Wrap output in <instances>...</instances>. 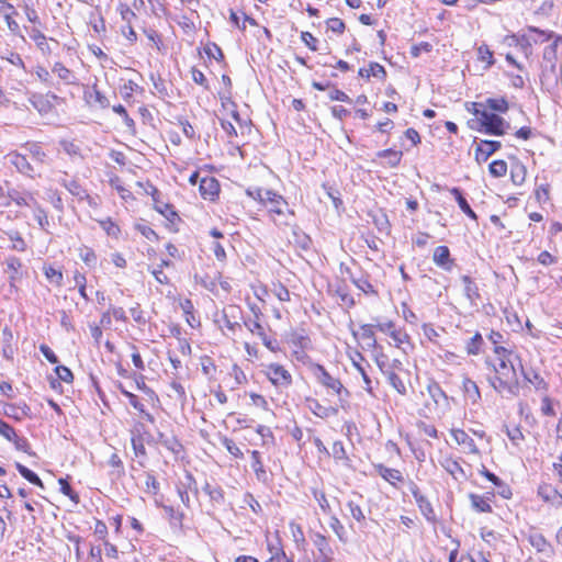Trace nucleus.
Segmentation results:
<instances>
[{
  "instance_id": "obj_48",
  "label": "nucleus",
  "mask_w": 562,
  "mask_h": 562,
  "mask_svg": "<svg viewBox=\"0 0 562 562\" xmlns=\"http://www.w3.org/2000/svg\"><path fill=\"white\" fill-rule=\"evenodd\" d=\"M329 526L333 529V531L336 533L338 539L345 543L347 541L346 530H345L344 525L341 524V521L339 520V518L337 516L330 517Z\"/></svg>"
},
{
  "instance_id": "obj_57",
  "label": "nucleus",
  "mask_w": 562,
  "mask_h": 562,
  "mask_svg": "<svg viewBox=\"0 0 562 562\" xmlns=\"http://www.w3.org/2000/svg\"><path fill=\"white\" fill-rule=\"evenodd\" d=\"M22 8H23V11H24L25 16H26L29 22H31L33 24H40L41 23L40 16L37 14V11L34 9V7L32 4H30V3H27L25 1L23 3Z\"/></svg>"
},
{
  "instance_id": "obj_34",
  "label": "nucleus",
  "mask_w": 562,
  "mask_h": 562,
  "mask_svg": "<svg viewBox=\"0 0 562 562\" xmlns=\"http://www.w3.org/2000/svg\"><path fill=\"white\" fill-rule=\"evenodd\" d=\"M486 110H492L498 113H506L509 109L508 101L504 98H488L485 100Z\"/></svg>"
},
{
  "instance_id": "obj_24",
  "label": "nucleus",
  "mask_w": 562,
  "mask_h": 562,
  "mask_svg": "<svg viewBox=\"0 0 562 562\" xmlns=\"http://www.w3.org/2000/svg\"><path fill=\"white\" fill-rule=\"evenodd\" d=\"M441 464L445 468V470L452 475L454 480L459 481L467 479L464 470L457 460L447 458L442 461Z\"/></svg>"
},
{
  "instance_id": "obj_60",
  "label": "nucleus",
  "mask_w": 562,
  "mask_h": 562,
  "mask_svg": "<svg viewBox=\"0 0 562 562\" xmlns=\"http://www.w3.org/2000/svg\"><path fill=\"white\" fill-rule=\"evenodd\" d=\"M55 373H56L58 380L66 382V383L72 382L74 375L69 368H67L65 366H57L55 368Z\"/></svg>"
},
{
  "instance_id": "obj_55",
  "label": "nucleus",
  "mask_w": 562,
  "mask_h": 562,
  "mask_svg": "<svg viewBox=\"0 0 562 562\" xmlns=\"http://www.w3.org/2000/svg\"><path fill=\"white\" fill-rule=\"evenodd\" d=\"M353 284L366 294H375L373 285L366 278L356 279L351 277Z\"/></svg>"
},
{
  "instance_id": "obj_4",
  "label": "nucleus",
  "mask_w": 562,
  "mask_h": 562,
  "mask_svg": "<svg viewBox=\"0 0 562 562\" xmlns=\"http://www.w3.org/2000/svg\"><path fill=\"white\" fill-rule=\"evenodd\" d=\"M527 30L530 34L515 36L517 44L521 46L526 54L530 52L532 44L544 43L554 36L553 32L542 31L535 26H528Z\"/></svg>"
},
{
  "instance_id": "obj_6",
  "label": "nucleus",
  "mask_w": 562,
  "mask_h": 562,
  "mask_svg": "<svg viewBox=\"0 0 562 562\" xmlns=\"http://www.w3.org/2000/svg\"><path fill=\"white\" fill-rule=\"evenodd\" d=\"M8 198L18 206H27L33 209L38 203L35 193L19 188H11L7 192Z\"/></svg>"
},
{
  "instance_id": "obj_7",
  "label": "nucleus",
  "mask_w": 562,
  "mask_h": 562,
  "mask_svg": "<svg viewBox=\"0 0 562 562\" xmlns=\"http://www.w3.org/2000/svg\"><path fill=\"white\" fill-rule=\"evenodd\" d=\"M409 491L413 494L416 504L424 517L429 521H435L436 516L430 502L420 493L418 486L415 483H411Z\"/></svg>"
},
{
  "instance_id": "obj_18",
  "label": "nucleus",
  "mask_w": 562,
  "mask_h": 562,
  "mask_svg": "<svg viewBox=\"0 0 562 562\" xmlns=\"http://www.w3.org/2000/svg\"><path fill=\"white\" fill-rule=\"evenodd\" d=\"M432 260L438 267L447 271H450L452 268L450 250L447 246H438L434 251Z\"/></svg>"
},
{
  "instance_id": "obj_12",
  "label": "nucleus",
  "mask_w": 562,
  "mask_h": 562,
  "mask_svg": "<svg viewBox=\"0 0 562 562\" xmlns=\"http://www.w3.org/2000/svg\"><path fill=\"white\" fill-rule=\"evenodd\" d=\"M266 194L267 196L263 205L268 207L269 213L282 215L284 213L283 207L288 205V202L284 200V198L272 190L267 191Z\"/></svg>"
},
{
  "instance_id": "obj_44",
  "label": "nucleus",
  "mask_w": 562,
  "mask_h": 562,
  "mask_svg": "<svg viewBox=\"0 0 562 562\" xmlns=\"http://www.w3.org/2000/svg\"><path fill=\"white\" fill-rule=\"evenodd\" d=\"M15 467H16L19 473L25 480H27L32 484H35V485H38V486L43 487V482H42V480L38 477V475L36 473H34L33 471H31L30 469H27L26 467H24L21 463H16Z\"/></svg>"
},
{
  "instance_id": "obj_29",
  "label": "nucleus",
  "mask_w": 562,
  "mask_h": 562,
  "mask_svg": "<svg viewBox=\"0 0 562 562\" xmlns=\"http://www.w3.org/2000/svg\"><path fill=\"white\" fill-rule=\"evenodd\" d=\"M308 407L314 415H316L317 417H321V418H327V417H330V416H334L337 414L336 408L324 406L316 400L310 401Z\"/></svg>"
},
{
  "instance_id": "obj_17",
  "label": "nucleus",
  "mask_w": 562,
  "mask_h": 562,
  "mask_svg": "<svg viewBox=\"0 0 562 562\" xmlns=\"http://www.w3.org/2000/svg\"><path fill=\"white\" fill-rule=\"evenodd\" d=\"M538 494L544 502L550 503L555 507L562 506V494L551 485H541L538 490Z\"/></svg>"
},
{
  "instance_id": "obj_22",
  "label": "nucleus",
  "mask_w": 562,
  "mask_h": 562,
  "mask_svg": "<svg viewBox=\"0 0 562 562\" xmlns=\"http://www.w3.org/2000/svg\"><path fill=\"white\" fill-rule=\"evenodd\" d=\"M453 439L458 442V445L463 446L471 453H479V449L474 442V440L462 429H457L452 431Z\"/></svg>"
},
{
  "instance_id": "obj_9",
  "label": "nucleus",
  "mask_w": 562,
  "mask_h": 562,
  "mask_svg": "<svg viewBox=\"0 0 562 562\" xmlns=\"http://www.w3.org/2000/svg\"><path fill=\"white\" fill-rule=\"evenodd\" d=\"M313 543L318 551V562H330L333 560L334 550L324 535L315 532Z\"/></svg>"
},
{
  "instance_id": "obj_19",
  "label": "nucleus",
  "mask_w": 562,
  "mask_h": 562,
  "mask_svg": "<svg viewBox=\"0 0 562 562\" xmlns=\"http://www.w3.org/2000/svg\"><path fill=\"white\" fill-rule=\"evenodd\" d=\"M52 72L55 74L66 85H76L77 77L69 68L63 63H55L52 68Z\"/></svg>"
},
{
  "instance_id": "obj_20",
  "label": "nucleus",
  "mask_w": 562,
  "mask_h": 562,
  "mask_svg": "<svg viewBox=\"0 0 562 562\" xmlns=\"http://www.w3.org/2000/svg\"><path fill=\"white\" fill-rule=\"evenodd\" d=\"M184 479H186V481L181 482L180 485H178L177 491H178V494H179V497H180L181 502L186 506H189L190 497H189L188 490L194 488L196 491V486H195L196 483H195V480H194L193 475L191 473H189V472H187Z\"/></svg>"
},
{
  "instance_id": "obj_27",
  "label": "nucleus",
  "mask_w": 562,
  "mask_h": 562,
  "mask_svg": "<svg viewBox=\"0 0 562 562\" xmlns=\"http://www.w3.org/2000/svg\"><path fill=\"white\" fill-rule=\"evenodd\" d=\"M360 339L364 342L366 347L369 349H375L378 346L374 333L373 325L363 324L360 326Z\"/></svg>"
},
{
  "instance_id": "obj_38",
  "label": "nucleus",
  "mask_w": 562,
  "mask_h": 562,
  "mask_svg": "<svg viewBox=\"0 0 562 562\" xmlns=\"http://www.w3.org/2000/svg\"><path fill=\"white\" fill-rule=\"evenodd\" d=\"M203 491L210 496L213 503L217 505L224 503V492L220 486L205 483V485L203 486Z\"/></svg>"
},
{
  "instance_id": "obj_59",
  "label": "nucleus",
  "mask_w": 562,
  "mask_h": 562,
  "mask_svg": "<svg viewBox=\"0 0 562 562\" xmlns=\"http://www.w3.org/2000/svg\"><path fill=\"white\" fill-rule=\"evenodd\" d=\"M292 345L301 350L307 349L311 345V340L306 335L303 334H294L292 336Z\"/></svg>"
},
{
  "instance_id": "obj_3",
  "label": "nucleus",
  "mask_w": 562,
  "mask_h": 562,
  "mask_svg": "<svg viewBox=\"0 0 562 562\" xmlns=\"http://www.w3.org/2000/svg\"><path fill=\"white\" fill-rule=\"evenodd\" d=\"M476 119L481 128L484 130L486 134L501 136L504 135L506 130L509 127V123H507L503 117L487 110H480V112H476Z\"/></svg>"
},
{
  "instance_id": "obj_25",
  "label": "nucleus",
  "mask_w": 562,
  "mask_h": 562,
  "mask_svg": "<svg viewBox=\"0 0 562 562\" xmlns=\"http://www.w3.org/2000/svg\"><path fill=\"white\" fill-rule=\"evenodd\" d=\"M352 364L357 369V371L361 374L362 380L364 382V389L372 393V381L369 378L368 373L366 372V369L362 367L360 361H363L364 358L359 351H355V357H351Z\"/></svg>"
},
{
  "instance_id": "obj_23",
  "label": "nucleus",
  "mask_w": 562,
  "mask_h": 562,
  "mask_svg": "<svg viewBox=\"0 0 562 562\" xmlns=\"http://www.w3.org/2000/svg\"><path fill=\"white\" fill-rule=\"evenodd\" d=\"M251 468L255 472L256 479L262 483H267L269 481L268 473L262 464L260 453L257 450L251 451Z\"/></svg>"
},
{
  "instance_id": "obj_37",
  "label": "nucleus",
  "mask_w": 562,
  "mask_h": 562,
  "mask_svg": "<svg viewBox=\"0 0 562 562\" xmlns=\"http://www.w3.org/2000/svg\"><path fill=\"white\" fill-rule=\"evenodd\" d=\"M562 42V36L558 35L555 36V40L552 44L547 46L543 50V59L551 64V67L554 68L555 61H557V50L559 43Z\"/></svg>"
},
{
  "instance_id": "obj_14",
  "label": "nucleus",
  "mask_w": 562,
  "mask_h": 562,
  "mask_svg": "<svg viewBox=\"0 0 562 562\" xmlns=\"http://www.w3.org/2000/svg\"><path fill=\"white\" fill-rule=\"evenodd\" d=\"M501 148V143L496 140H482L475 149V159L477 162L486 161L491 155Z\"/></svg>"
},
{
  "instance_id": "obj_35",
  "label": "nucleus",
  "mask_w": 562,
  "mask_h": 562,
  "mask_svg": "<svg viewBox=\"0 0 562 562\" xmlns=\"http://www.w3.org/2000/svg\"><path fill=\"white\" fill-rule=\"evenodd\" d=\"M376 156L379 158H385L387 166L394 168L401 162L403 154L400 150L384 149L378 151Z\"/></svg>"
},
{
  "instance_id": "obj_46",
  "label": "nucleus",
  "mask_w": 562,
  "mask_h": 562,
  "mask_svg": "<svg viewBox=\"0 0 562 562\" xmlns=\"http://www.w3.org/2000/svg\"><path fill=\"white\" fill-rule=\"evenodd\" d=\"M329 454L337 461H344L345 463L349 462V458L346 453L344 443L341 441H335L331 446V452Z\"/></svg>"
},
{
  "instance_id": "obj_13",
  "label": "nucleus",
  "mask_w": 562,
  "mask_h": 562,
  "mask_svg": "<svg viewBox=\"0 0 562 562\" xmlns=\"http://www.w3.org/2000/svg\"><path fill=\"white\" fill-rule=\"evenodd\" d=\"M154 200V207L157 212L162 214L168 221L172 222L175 217H177V213L173 210V207L165 202H161L159 200L160 192L157 190V188L150 186V192Z\"/></svg>"
},
{
  "instance_id": "obj_64",
  "label": "nucleus",
  "mask_w": 562,
  "mask_h": 562,
  "mask_svg": "<svg viewBox=\"0 0 562 562\" xmlns=\"http://www.w3.org/2000/svg\"><path fill=\"white\" fill-rule=\"evenodd\" d=\"M117 10L121 14L122 20L125 21L127 24H132V20L136 18L134 11L124 3H120Z\"/></svg>"
},
{
  "instance_id": "obj_49",
  "label": "nucleus",
  "mask_w": 562,
  "mask_h": 562,
  "mask_svg": "<svg viewBox=\"0 0 562 562\" xmlns=\"http://www.w3.org/2000/svg\"><path fill=\"white\" fill-rule=\"evenodd\" d=\"M5 267L10 272V280L13 282L16 279V274L19 273L20 268L22 267V262L16 257H9L5 259Z\"/></svg>"
},
{
  "instance_id": "obj_10",
  "label": "nucleus",
  "mask_w": 562,
  "mask_h": 562,
  "mask_svg": "<svg viewBox=\"0 0 562 562\" xmlns=\"http://www.w3.org/2000/svg\"><path fill=\"white\" fill-rule=\"evenodd\" d=\"M199 191L203 199L212 201L220 193V183L214 177H203L199 183Z\"/></svg>"
},
{
  "instance_id": "obj_58",
  "label": "nucleus",
  "mask_w": 562,
  "mask_h": 562,
  "mask_svg": "<svg viewBox=\"0 0 562 562\" xmlns=\"http://www.w3.org/2000/svg\"><path fill=\"white\" fill-rule=\"evenodd\" d=\"M314 497L318 503L322 512L326 515H329L331 513V507L326 495L323 492L314 491Z\"/></svg>"
},
{
  "instance_id": "obj_40",
  "label": "nucleus",
  "mask_w": 562,
  "mask_h": 562,
  "mask_svg": "<svg viewBox=\"0 0 562 562\" xmlns=\"http://www.w3.org/2000/svg\"><path fill=\"white\" fill-rule=\"evenodd\" d=\"M529 542L530 544L538 551V552H547L550 548L549 542L547 539L539 532H532L529 535Z\"/></svg>"
},
{
  "instance_id": "obj_33",
  "label": "nucleus",
  "mask_w": 562,
  "mask_h": 562,
  "mask_svg": "<svg viewBox=\"0 0 562 562\" xmlns=\"http://www.w3.org/2000/svg\"><path fill=\"white\" fill-rule=\"evenodd\" d=\"M359 76L369 79L370 77L383 78L385 77V69L378 63H370L369 68H360Z\"/></svg>"
},
{
  "instance_id": "obj_50",
  "label": "nucleus",
  "mask_w": 562,
  "mask_h": 562,
  "mask_svg": "<svg viewBox=\"0 0 562 562\" xmlns=\"http://www.w3.org/2000/svg\"><path fill=\"white\" fill-rule=\"evenodd\" d=\"M65 188L75 196L80 199L88 198L86 190L76 180H69L64 182Z\"/></svg>"
},
{
  "instance_id": "obj_47",
  "label": "nucleus",
  "mask_w": 562,
  "mask_h": 562,
  "mask_svg": "<svg viewBox=\"0 0 562 562\" xmlns=\"http://www.w3.org/2000/svg\"><path fill=\"white\" fill-rule=\"evenodd\" d=\"M483 345V338L480 333H476L467 344L468 355H479Z\"/></svg>"
},
{
  "instance_id": "obj_15",
  "label": "nucleus",
  "mask_w": 562,
  "mask_h": 562,
  "mask_svg": "<svg viewBox=\"0 0 562 562\" xmlns=\"http://www.w3.org/2000/svg\"><path fill=\"white\" fill-rule=\"evenodd\" d=\"M462 390L467 402H470L471 404H477L481 401L480 389L476 382L470 378H463Z\"/></svg>"
},
{
  "instance_id": "obj_11",
  "label": "nucleus",
  "mask_w": 562,
  "mask_h": 562,
  "mask_svg": "<svg viewBox=\"0 0 562 562\" xmlns=\"http://www.w3.org/2000/svg\"><path fill=\"white\" fill-rule=\"evenodd\" d=\"M83 97L90 106H98L100 109H106L110 106L109 99L98 89L97 85L88 88L85 91Z\"/></svg>"
},
{
  "instance_id": "obj_53",
  "label": "nucleus",
  "mask_w": 562,
  "mask_h": 562,
  "mask_svg": "<svg viewBox=\"0 0 562 562\" xmlns=\"http://www.w3.org/2000/svg\"><path fill=\"white\" fill-rule=\"evenodd\" d=\"M79 257L88 266H93L97 262L95 252L86 246L79 249Z\"/></svg>"
},
{
  "instance_id": "obj_31",
  "label": "nucleus",
  "mask_w": 562,
  "mask_h": 562,
  "mask_svg": "<svg viewBox=\"0 0 562 562\" xmlns=\"http://www.w3.org/2000/svg\"><path fill=\"white\" fill-rule=\"evenodd\" d=\"M450 193L454 196L459 207L472 220H476V214L471 209L470 204L465 200V198L462 195V192L458 188H452L450 190Z\"/></svg>"
},
{
  "instance_id": "obj_2",
  "label": "nucleus",
  "mask_w": 562,
  "mask_h": 562,
  "mask_svg": "<svg viewBox=\"0 0 562 562\" xmlns=\"http://www.w3.org/2000/svg\"><path fill=\"white\" fill-rule=\"evenodd\" d=\"M312 371L318 383L338 395L340 407L347 409L350 392L342 385L340 380L329 374V372L318 363L312 366Z\"/></svg>"
},
{
  "instance_id": "obj_39",
  "label": "nucleus",
  "mask_w": 562,
  "mask_h": 562,
  "mask_svg": "<svg viewBox=\"0 0 562 562\" xmlns=\"http://www.w3.org/2000/svg\"><path fill=\"white\" fill-rule=\"evenodd\" d=\"M46 279L56 286H60L63 283V272L60 269H56L53 266H44L43 268Z\"/></svg>"
},
{
  "instance_id": "obj_41",
  "label": "nucleus",
  "mask_w": 562,
  "mask_h": 562,
  "mask_svg": "<svg viewBox=\"0 0 562 562\" xmlns=\"http://www.w3.org/2000/svg\"><path fill=\"white\" fill-rule=\"evenodd\" d=\"M385 375L390 384L402 395L406 393V386L402 379L394 372L393 369H386Z\"/></svg>"
},
{
  "instance_id": "obj_43",
  "label": "nucleus",
  "mask_w": 562,
  "mask_h": 562,
  "mask_svg": "<svg viewBox=\"0 0 562 562\" xmlns=\"http://www.w3.org/2000/svg\"><path fill=\"white\" fill-rule=\"evenodd\" d=\"M34 218L37 222L38 226L47 232L49 226V220L45 210L37 203L36 206L33 207Z\"/></svg>"
},
{
  "instance_id": "obj_28",
  "label": "nucleus",
  "mask_w": 562,
  "mask_h": 562,
  "mask_svg": "<svg viewBox=\"0 0 562 562\" xmlns=\"http://www.w3.org/2000/svg\"><path fill=\"white\" fill-rule=\"evenodd\" d=\"M461 280L464 284V294L467 299L474 305L476 300L480 297L476 284L469 276H462Z\"/></svg>"
},
{
  "instance_id": "obj_1",
  "label": "nucleus",
  "mask_w": 562,
  "mask_h": 562,
  "mask_svg": "<svg viewBox=\"0 0 562 562\" xmlns=\"http://www.w3.org/2000/svg\"><path fill=\"white\" fill-rule=\"evenodd\" d=\"M485 363L494 372L488 379L491 386L502 395L516 396L519 391L516 366L522 370L520 357L512 349L495 347L494 357L487 358Z\"/></svg>"
},
{
  "instance_id": "obj_5",
  "label": "nucleus",
  "mask_w": 562,
  "mask_h": 562,
  "mask_svg": "<svg viewBox=\"0 0 562 562\" xmlns=\"http://www.w3.org/2000/svg\"><path fill=\"white\" fill-rule=\"evenodd\" d=\"M266 375L276 386L286 387L292 383L291 373L279 363L268 364L266 369Z\"/></svg>"
},
{
  "instance_id": "obj_54",
  "label": "nucleus",
  "mask_w": 562,
  "mask_h": 562,
  "mask_svg": "<svg viewBox=\"0 0 562 562\" xmlns=\"http://www.w3.org/2000/svg\"><path fill=\"white\" fill-rule=\"evenodd\" d=\"M222 445L226 448V450L235 458L241 459L244 457V453L241 450L236 446L234 440L227 437L222 438Z\"/></svg>"
},
{
  "instance_id": "obj_61",
  "label": "nucleus",
  "mask_w": 562,
  "mask_h": 562,
  "mask_svg": "<svg viewBox=\"0 0 562 562\" xmlns=\"http://www.w3.org/2000/svg\"><path fill=\"white\" fill-rule=\"evenodd\" d=\"M347 507L349 508L352 518L356 519L358 522H363L366 520V516L358 504H356L352 501H349L347 503Z\"/></svg>"
},
{
  "instance_id": "obj_32",
  "label": "nucleus",
  "mask_w": 562,
  "mask_h": 562,
  "mask_svg": "<svg viewBox=\"0 0 562 562\" xmlns=\"http://www.w3.org/2000/svg\"><path fill=\"white\" fill-rule=\"evenodd\" d=\"M30 37L35 42L37 48L43 54H49L50 47L48 45L45 34L36 27H33L30 32Z\"/></svg>"
},
{
  "instance_id": "obj_36",
  "label": "nucleus",
  "mask_w": 562,
  "mask_h": 562,
  "mask_svg": "<svg viewBox=\"0 0 562 562\" xmlns=\"http://www.w3.org/2000/svg\"><path fill=\"white\" fill-rule=\"evenodd\" d=\"M59 145L70 158H82L81 147L75 140L61 139Z\"/></svg>"
},
{
  "instance_id": "obj_63",
  "label": "nucleus",
  "mask_w": 562,
  "mask_h": 562,
  "mask_svg": "<svg viewBox=\"0 0 562 562\" xmlns=\"http://www.w3.org/2000/svg\"><path fill=\"white\" fill-rule=\"evenodd\" d=\"M122 393L128 400L130 405H132L139 413H145V405L139 401V398L135 394L125 390H123Z\"/></svg>"
},
{
  "instance_id": "obj_51",
  "label": "nucleus",
  "mask_w": 562,
  "mask_h": 562,
  "mask_svg": "<svg viewBox=\"0 0 562 562\" xmlns=\"http://www.w3.org/2000/svg\"><path fill=\"white\" fill-rule=\"evenodd\" d=\"M488 170L495 178L504 177L507 172V164L504 160H494L490 164Z\"/></svg>"
},
{
  "instance_id": "obj_30",
  "label": "nucleus",
  "mask_w": 562,
  "mask_h": 562,
  "mask_svg": "<svg viewBox=\"0 0 562 562\" xmlns=\"http://www.w3.org/2000/svg\"><path fill=\"white\" fill-rule=\"evenodd\" d=\"M23 148L30 153V155L32 156V158L37 161V162H41V164H44L46 162V159H47V155L46 153L44 151L43 147L40 145V143H26L23 145Z\"/></svg>"
},
{
  "instance_id": "obj_26",
  "label": "nucleus",
  "mask_w": 562,
  "mask_h": 562,
  "mask_svg": "<svg viewBox=\"0 0 562 562\" xmlns=\"http://www.w3.org/2000/svg\"><path fill=\"white\" fill-rule=\"evenodd\" d=\"M469 498L471 501L472 508L477 513H491L492 506L490 504V498L471 493L469 495Z\"/></svg>"
},
{
  "instance_id": "obj_45",
  "label": "nucleus",
  "mask_w": 562,
  "mask_h": 562,
  "mask_svg": "<svg viewBox=\"0 0 562 562\" xmlns=\"http://www.w3.org/2000/svg\"><path fill=\"white\" fill-rule=\"evenodd\" d=\"M255 316L256 318L255 319H246L244 321V325L245 327L254 335H257L258 337L260 336H263V334L266 333L265 331V328L263 326L260 324L259 319H258V313L255 312Z\"/></svg>"
},
{
  "instance_id": "obj_62",
  "label": "nucleus",
  "mask_w": 562,
  "mask_h": 562,
  "mask_svg": "<svg viewBox=\"0 0 562 562\" xmlns=\"http://www.w3.org/2000/svg\"><path fill=\"white\" fill-rule=\"evenodd\" d=\"M58 483L60 485V492L68 496L71 501L74 502H78V495L74 492V490L71 488L70 484L68 483V481L66 479H59L58 480Z\"/></svg>"
},
{
  "instance_id": "obj_8",
  "label": "nucleus",
  "mask_w": 562,
  "mask_h": 562,
  "mask_svg": "<svg viewBox=\"0 0 562 562\" xmlns=\"http://www.w3.org/2000/svg\"><path fill=\"white\" fill-rule=\"evenodd\" d=\"M5 159L12 165L20 173L34 178V168L29 162L26 157L18 151H11L5 156Z\"/></svg>"
},
{
  "instance_id": "obj_16",
  "label": "nucleus",
  "mask_w": 562,
  "mask_h": 562,
  "mask_svg": "<svg viewBox=\"0 0 562 562\" xmlns=\"http://www.w3.org/2000/svg\"><path fill=\"white\" fill-rule=\"evenodd\" d=\"M374 470L376 473L382 476L386 482L392 484L393 486H396L397 482H403L404 477L401 473V471L392 468H387L384 464H375Z\"/></svg>"
},
{
  "instance_id": "obj_52",
  "label": "nucleus",
  "mask_w": 562,
  "mask_h": 562,
  "mask_svg": "<svg viewBox=\"0 0 562 562\" xmlns=\"http://www.w3.org/2000/svg\"><path fill=\"white\" fill-rule=\"evenodd\" d=\"M9 239L12 241V248L18 251H25L26 244L19 232L11 231L7 233Z\"/></svg>"
},
{
  "instance_id": "obj_56",
  "label": "nucleus",
  "mask_w": 562,
  "mask_h": 562,
  "mask_svg": "<svg viewBox=\"0 0 562 562\" xmlns=\"http://www.w3.org/2000/svg\"><path fill=\"white\" fill-rule=\"evenodd\" d=\"M100 225L109 236L117 237L121 233L120 227L111 218L100 221Z\"/></svg>"
},
{
  "instance_id": "obj_42",
  "label": "nucleus",
  "mask_w": 562,
  "mask_h": 562,
  "mask_svg": "<svg viewBox=\"0 0 562 562\" xmlns=\"http://www.w3.org/2000/svg\"><path fill=\"white\" fill-rule=\"evenodd\" d=\"M521 373L526 381H528L530 384L535 386L536 390H547V383L537 373V372H527L524 369L521 370Z\"/></svg>"
},
{
  "instance_id": "obj_21",
  "label": "nucleus",
  "mask_w": 562,
  "mask_h": 562,
  "mask_svg": "<svg viewBox=\"0 0 562 562\" xmlns=\"http://www.w3.org/2000/svg\"><path fill=\"white\" fill-rule=\"evenodd\" d=\"M29 101L41 115L48 114L53 109L50 101L43 94L34 93L30 97Z\"/></svg>"
}]
</instances>
